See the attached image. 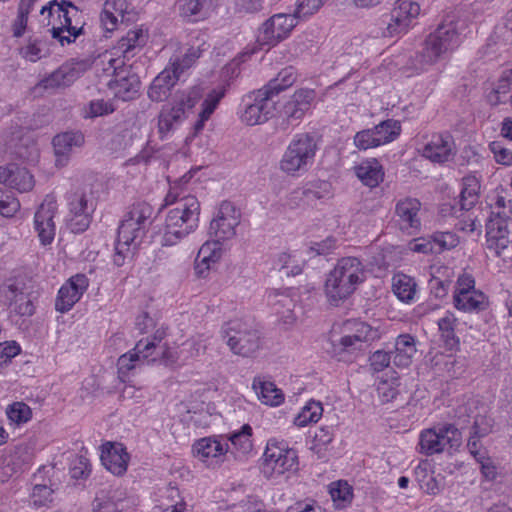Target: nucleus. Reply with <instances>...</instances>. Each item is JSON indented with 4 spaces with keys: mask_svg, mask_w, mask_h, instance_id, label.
<instances>
[{
    "mask_svg": "<svg viewBox=\"0 0 512 512\" xmlns=\"http://www.w3.org/2000/svg\"><path fill=\"white\" fill-rule=\"evenodd\" d=\"M297 80V71L294 67L283 68L275 78L271 79L263 88L273 97L281 91L291 87Z\"/></svg>",
    "mask_w": 512,
    "mask_h": 512,
    "instance_id": "42",
    "label": "nucleus"
},
{
    "mask_svg": "<svg viewBox=\"0 0 512 512\" xmlns=\"http://www.w3.org/2000/svg\"><path fill=\"white\" fill-rule=\"evenodd\" d=\"M453 303L456 309L463 312H479L485 309V295L482 292L454 293Z\"/></svg>",
    "mask_w": 512,
    "mask_h": 512,
    "instance_id": "35",
    "label": "nucleus"
},
{
    "mask_svg": "<svg viewBox=\"0 0 512 512\" xmlns=\"http://www.w3.org/2000/svg\"><path fill=\"white\" fill-rule=\"evenodd\" d=\"M511 93L512 83L508 71H505L491 91L486 94V100L491 106H498L507 103Z\"/></svg>",
    "mask_w": 512,
    "mask_h": 512,
    "instance_id": "40",
    "label": "nucleus"
},
{
    "mask_svg": "<svg viewBox=\"0 0 512 512\" xmlns=\"http://www.w3.org/2000/svg\"><path fill=\"white\" fill-rule=\"evenodd\" d=\"M109 66L113 69V78L108 86L115 96L123 101L135 98L141 86L139 76L130 67H126L124 60L120 58L110 59Z\"/></svg>",
    "mask_w": 512,
    "mask_h": 512,
    "instance_id": "12",
    "label": "nucleus"
},
{
    "mask_svg": "<svg viewBox=\"0 0 512 512\" xmlns=\"http://www.w3.org/2000/svg\"><path fill=\"white\" fill-rule=\"evenodd\" d=\"M221 335L230 350L236 355L249 357L260 348L261 333L252 321L229 320L223 324Z\"/></svg>",
    "mask_w": 512,
    "mask_h": 512,
    "instance_id": "5",
    "label": "nucleus"
},
{
    "mask_svg": "<svg viewBox=\"0 0 512 512\" xmlns=\"http://www.w3.org/2000/svg\"><path fill=\"white\" fill-rule=\"evenodd\" d=\"M251 436V426L249 424H244L240 431L231 434L229 440L239 452L242 454H248L253 448Z\"/></svg>",
    "mask_w": 512,
    "mask_h": 512,
    "instance_id": "51",
    "label": "nucleus"
},
{
    "mask_svg": "<svg viewBox=\"0 0 512 512\" xmlns=\"http://www.w3.org/2000/svg\"><path fill=\"white\" fill-rule=\"evenodd\" d=\"M317 150L313 135L301 133L294 136L281 160V169L289 174L307 170L312 165Z\"/></svg>",
    "mask_w": 512,
    "mask_h": 512,
    "instance_id": "9",
    "label": "nucleus"
},
{
    "mask_svg": "<svg viewBox=\"0 0 512 512\" xmlns=\"http://www.w3.org/2000/svg\"><path fill=\"white\" fill-rule=\"evenodd\" d=\"M420 488L427 494L436 495L441 488L433 473H428L426 468L419 465L415 470Z\"/></svg>",
    "mask_w": 512,
    "mask_h": 512,
    "instance_id": "53",
    "label": "nucleus"
},
{
    "mask_svg": "<svg viewBox=\"0 0 512 512\" xmlns=\"http://www.w3.org/2000/svg\"><path fill=\"white\" fill-rule=\"evenodd\" d=\"M7 416L11 421L21 424L31 419L32 411L24 402H15L7 409Z\"/></svg>",
    "mask_w": 512,
    "mask_h": 512,
    "instance_id": "56",
    "label": "nucleus"
},
{
    "mask_svg": "<svg viewBox=\"0 0 512 512\" xmlns=\"http://www.w3.org/2000/svg\"><path fill=\"white\" fill-rule=\"evenodd\" d=\"M24 299V283L18 279H8L0 286V302L9 307L16 300Z\"/></svg>",
    "mask_w": 512,
    "mask_h": 512,
    "instance_id": "44",
    "label": "nucleus"
},
{
    "mask_svg": "<svg viewBox=\"0 0 512 512\" xmlns=\"http://www.w3.org/2000/svg\"><path fill=\"white\" fill-rule=\"evenodd\" d=\"M415 353L416 343L414 337L410 334H401L395 341L392 362L397 367H408Z\"/></svg>",
    "mask_w": 512,
    "mask_h": 512,
    "instance_id": "29",
    "label": "nucleus"
},
{
    "mask_svg": "<svg viewBox=\"0 0 512 512\" xmlns=\"http://www.w3.org/2000/svg\"><path fill=\"white\" fill-rule=\"evenodd\" d=\"M133 500L121 489L100 490L93 502L92 512H125L133 505Z\"/></svg>",
    "mask_w": 512,
    "mask_h": 512,
    "instance_id": "18",
    "label": "nucleus"
},
{
    "mask_svg": "<svg viewBox=\"0 0 512 512\" xmlns=\"http://www.w3.org/2000/svg\"><path fill=\"white\" fill-rule=\"evenodd\" d=\"M155 219L154 208L145 201L133 203L118 227L113 263L120 267L132 259L134 250Z\"/></svg>",
    "mask_w": 512,
    "mask_h": 512,
    "instance_id": "1",
    "label": "nucleus"
},
{
    "mask_svg": "<svg viewBox=\"0 0 512 512\" xmlns=\"http://www.w3.org/2000/svg\"><path fill=\"white\" fill-rule=\"evenodd\" d=\"M322 412L323 407L320 402L310 401L295 417L294 424L298 427H305L310 423H316L320 419Z\"/></svg>",
    "mask_w": 512,
    "mask_h": 512,
    "instance_id": "49",
    "label": "nucleus"
},
{
    "mask_svg": "<svg viewBox=\"0 0 512 512\" xmlns=\"http://www.w3.org/2000/svg\"><path fill=\"white\" fill-rule=\"evenodd\" d=\"M57 210L55 201H45L34 215V227L41 244H51L55 237L54 217Z\"/></svg>",
    "mask_w": 512,
    "mask_h": 512,
    "instance_id": "19",
    "label": "nucleus"
},
{
    "mask_svg": "<svg viewBox=\"0 0 512 512\" xmlns=\"http://www.w3.org/2000/svg\"><path fill=\"white\" fill-rule=\"evenodd\" d=\"M296 14H275L259 28L257 42L261 46H275L284 40L297 24Z\"/></svg>",
    "mask_w": 512,
    "mask_h": 512,
    "instance_id": "14",
    "label": "nucleus"
},
{
    "mask_svg": "<svg viewBox=\"0 0 512 512\" xmlns=\"http://www.w3.org/2000/svg\"><path fill=\"white\" fill-rule=\"evenodd\" d=\"M89 286V280L84 274L72 276L61 286L55 300V309L60 313H66L80 300Z\"/></svg>",
    "mask_w": 512,
    "mask_h": 512,
    "instance_id": "16",
    "label": "nucleus"
},
{
    "mask_svg": "<svg viewBox=\"0 0 512 512\" xmlns=\"http://www.w3.org/2000/svg\"><path fill=\"white\" fill-rule=\"evenodd\" d=\"M228 444L218 437L199 439L193 445L194 455L208 466L218 464L228 452Z\"/></svg>",
    "mask_w": 512,
    "mask_h": 512,
    "instance_id": "22",
    "label": "nucleus"
},
{
    "mask_svg": "<svg viewBox=\"0 0 512 512\" xmlns=\"http://www.w3.org/2000/svg\"><path fill=\"white\" fill-rule=\"evenodd\" d=\"M262 403L270 406H278L284 401V395L273 382L255 378L252 385Z\"/></svg>",
    "mask_w": 512,
    "mask_h": 512,
    "instance_id": "36",
    "label": "nucleus"
},
{
    "mask_svg": "<svg viewBox=\"0 0 512 512\" xmlns=\"http://www.w3.org/2000/svg\"><path fill=\"white\" fill-rule=\"evenodd\" d=\"M84 143L85 136L80 130H70L56 134L52 139L56 166L64 167L75 149L81 148Z\"/></svg>",
    "mask_w": 512,
    "mask_h": 512,
    "instance_id": "17",
    "label": "nucleus"
},
{
    "mask_svg": "<svg viewBox=\"0 0 512 512\" xmlns=\"http://www.w3.org/2000/svg\"><path fill=\"white\" fill-rule=\"evenodd\" d=\"M332 186L324 180L308 182L305 186L296 189L295 197L301 195L304 197V204L307 206L315 204L317 200L329 198L332 194Z\"/></svg>",
    "mask_w": 512,
    "mask_h": 512,
    "instance_id": "32",
    "label": "nucleus"
},
{
    "mask_svg": "<svg viewBox=\"0 0 512 512\" xmlns=\"http://www.w3.org/2000/svg\"><path fill=\"white\" fill-rule=\"evenodd\" d=\"M355 172L361 182L370 188L378 186L384 177L382 166L375 159L360 164L355 168Z\"/></svg>",
    "mask_w": 512,
    "mask_h": 512,
    "instance_id": "39",
    "label": "nucleus"
},
{
    "mask_svg": "<svg viewBox=\"0 0 512 512\" xmlns=\"http://www.w3.org/2000/svg\"><path fill=\"white\" fill-rule=\"evenodd\" d=\"M379 337L377 329L365 322H355L353 333L342 336L338 342H332L331 353L339 361H352L363 350L366 343Z\"/></svg>",
    "mask_w": 512,
    "mask_h": 512,
    "instance_id": "10",
    "label": "nucleus"
},
{
    "mask_svg": "<svg viewBox=\"0 0 512 512\" xmlns=\"http://www.w3.org/2000/svg\"><path fill=\"white\" fill-rule=\"evenodd\" d=\"M462 444V433L453 424L425 429L419 436L420 453L432 456L442 452L457 450Z\"/></svg>",
    "mask_w": 512,
    "mask_h": 512,
    "instance_id": "7",
    "label": "nucleus"
},
{
    "mask_svg": "<svg viewBox=\"0 0 512 512\" xmlns=\"http://www.w3.org/2000/svg\"><path fill=\"white\" fill-rule=\"evenodd\" d=\"M225 93V87H222L220 89H214L208 93L207 97L201 104L202 108L198 115L199 118L193 126L195 135H197L204 128L205 122L210 118L212 113L215 111L219 102L225 96Z\"/></svg>",
    "mask_w": 512,
    "mask_h": 512,
    "instance_id": "34",
    "label": "nucleus"
},
{
    "mask_svg": "<svg viewBox=\"0 0 512 512\" xmlns=\"http://www.w3.org/2000/svg\"><path fill=\"white\" fill-rule=\"evenodd\" d=\"M437 324L441 339L446 349H458L460 340L455 333L457 318L454 316V314L447 312L445 316L438 320Z\"/></svg>",
    "mask_w": 512,
    "mask_h": 512,
    "instance_id": "38",
    "label": "nucleus"
},
{
    "mask_svg": "<svg viewBox=\"0 0 512 512\" xmlns=\"http://www.w3.org/2000/svg\"><path fill=\"white\" fill-rule=\"evenodd\" d=\"M46 472V467L42 466L38 469L37 473L33 475L34 486L30 496V504L35 509L48 508L53 502L54 489L50 479L45 480L43 474Z\"/></svg>",
    "mask_w": 512,
    "mask_h": 512,
    "instance_id": "26",
    "label": "nucleus"
},
{
    "mask_svg": "<svg viewBox=\"0 0 512 512\" xmlns=\"http://www.w3.org/2000/svg\"><path fill=\"white\" fill-rule=\"evenodd\" d=\"M222 256V244L221 240L206 241L198 251V257L203 261L210 262L212 264L217 263Z\"/></svg>",
    "mask_w": 512,
    "mask_h": 512,
    "instance_id": "55",
    "label": "nucleus"
},
{
    "mask_svg": "<svg viewBox=\"0 0 512 512\" xmlns=\"http://www.w3.org/2000/svg\"><path fill=\"white\" fill-rule=\"evenodd\" d=\"M81 75L78 64L65 63L57 70L52 72L48 77L40 82V86L44 89H54L66 87L75 82Z\"/></svg>",
    "mask_w": 512,
    "mask_h": 512,
    "instance_id": "28",
    "label": "nucleus"
},
{
    "mask_svg": "<svg viewBox=\"0 0 512 512\" xmlns=\"http://www.w3.org/2000/svg\"><path fill=\"white\" fill-rule=\"evenodd\" d=\"M273 96L263 87L244 95L240 104L242 122L249 126L268 121L274 112Z\"/></svg>",
    "mask_w": 512,
    "mask_h": 512,
    "instance_id": "11",
    "label": "nucleus"
},
{
    "mask_svg": "<svg viewBox=\"0 0 512 512\" xmlns=\"http://www.w3.org/2000/svg\"><path fill=\"white\" fill-rule=\"evenodd\" d=\"M20 209V202L12 194L0 190V215L12 217Z\"/></svg>",
    "mask_w": 512,
    "mask_h": 512,
    "instance_id": "60",
    "label": "nucleus"
},
{
    "mask_svg": "<svg viewBox=\"0 0 512 512\" xmlns=\"http://www.w3.org/2000/svg\"><path fill=\"white\" fill-rule=\"evenodd\" d=\"M421 208V202L412 197H406L399 200L395 206V214L402 229H418L421 225L418 213Z\"/></svg>",
    "mask_w": 512,
    "mask_h": 512,
    "instance_id": "27",
    "label": "nucleus"
},
{
    "mask_svg": "<svg viewBox=\"0 0 512 512\" xmlns=\"http://www.w3.org/2000/svg\"><path fill=\"white\" fill-rule=\"evenodd\" d=\"M315 98V91L312 89H299L283 105L280 112L287 124L300 120L310 109L311 103Z\"/></svg>",
    "mask_w": 512,
    "mask_h": 512,
    "instance_id": "21",
    "label": "nucleus"
},
{
    "mask_svg": "<svg viewBox=\"0 0 512 512\" xmlns=\"http://www.w3.org/2000/svg\"><path fill=\"white\" fill-rule=\"evenodd\" d=\"M185 118L184 110L181 107L172 106L163 108L158 117V132L160 138L164 139L174 130L175 126L179 125Z\"/></svg>",
    "mask_w": 512,
    "mask_h": 512,
    "instance_id": "37",
    "label": "nucleus"
},
{
    "mask_svg": "<svg viewBox=\"0 0 512 512\" xmlns=\"http://www.w3.org/2000/svg\"><path fill=\"white\" fill-rule=\"evenodd\" d=\"M376 137L380 140V145L394 141L401 132V124L394 119L382 121L372 128Z\"/></svg>",
    "mask_w": 512,
    "mask_h": 512,
    "instance_id": "47",
    "label": "nucleus"
},
{
    "mask_svg": "<svg viewBox=\"0 0 512 512\" xmlns=\"http://www.w3.org/2000/svg\"><path fill=\"white\" fill-rule=\"evenodd\" d=\"M329 493L337 508L346 507L353 499V488L347 481L332 482L329 486Z\"/></svg>",
    "mask_w": 512,
    "mask_h": 512,
    "instance_id": "45",
    "label": "nucleus"
},
{
    "mask_svg": "<svg viewBox=\"0 0 512 512\" xmlns=\"http://www.w3.org/2000/svg\"><path fill=\"white\" fill-rule=\"evenodd\" d=\"M93 213L94 212H86L81 214L69 212L66 218L67 228L75 234L86 231L91 224Z\"/></svg>",
    "mask_w": 512,
    "mask_h": 512,
    "instance_id": "52",
    "label": "nucleus"
},
{
    "mask_svg": "<svg viewBox=\"0 0 512 512\" xmlns=\"http://www.w3.org/2000/svg\"><path fill=\"white\" fill-rule=\"evenodd\" d=\"M432 240L435 245L438 246L436 252H442L444 250H450L455 248L459 244V238L455 233L452 232H437L432 236Z\"/></svg>",
    "mask_w": 512,
    "mask_h": 512,
    "instance_id": "61",
    "label": "nucleus"
},
{
    "mask_svg": "<svg viewBox=\"0 0 512 512\" xmlns=\"http://www.w3.org/2000/svg\"><path fill=\"white\" fill-rule=\"evenodd\" d=\"M0 183L19 192H28L34 186L33 176L26 168L17 164L0 167Z\"/></svg>",
    "mask_w": 512,
    "mask_h": 512,
    "instance_id": "24",
    "label": "nucleus"
},
{
    "mask_svg": "<svg viewBox=\"0 0 512 512\" xmlns=\"http://www.w3.org/2000/svg\"><path fill=\"white\" fill-rule=\"evenodd\" d=\"M201 54L202 50L199 47H189L182 56L172 57L169 65L181 75L200 58Z\"/></svg>",
    "mask_w": 512,
    "mask_h": 512,
    "instance_id": "48",
    "label": "nucleus"
},
{
    "mask_svg": "<svg viewBox=\"0 0 512 512\" xmlns=\"http://www.w3.org/2000/svg\"><path fill=\"white\" fill-rule=\"evenodd\" d=\"M46 12L49 18L55 16L58 18L59 25L53 24L49 32L52 38L56 39L61 46L75 42L77 37L84 34L83 25L80 27L73 25V20L80 15V11L72 2L52 0L40 10L42 15Z\"/></svg>",
    "mask_w": 512,
    "mask_h": 512,
    "instance_id": "6",
    "label": "nucleus"
},
{
    "mask_svg": "<svg viewBox=\"0 0 512 512\" xmlns=\"http://www.w3.org/2000/svg\"><path fill=\"white\" fill-rule=\"evenodd\" d=\"M179 78L180 75L168 65L152 81L148 89V97L155 102L166 100Z\"/></svg>",
    "mask_w": 512,
    "mask_h": 512,
    "instance_id": "25",
    "label": "nucleus"
},
{
    "mask_svg": "<svg viewBox=\"0 0 512 512\" xmlns=\"http://www.w3.org/2000/svg\"><path fill=\"white\" fill-rule=\"evenodd\" d=\"M354 144L360 150H367L380 146V140L376 137L373 129H365L356 133Z\"/></svg>",
    "mask_w": 512,
    "mask_h": 512,
    "instance_id": "59",
    "label": "nucleus"
},
{
    "mask_svg": "<svg viewBox=\"0 0 512 512\" xmlns=\"http://www.w3.org/2000/svg\"><path fill=\"white\" fill-rule=\"evenodd\" d=\"M47 53L45 43L38 38L30 37L28 44L22 48L23 56L31 62H36Z\"/></svg>",
    "mask_w": 512,
    "mask_h": 512,
    "instance_id": "57",
    "label": "nucleus"
},
{
    "mask_svg": "<svg viewBox=\"0 0 512 512\" xmlns=\"http://www.w3.org/2000/svg\"><path fill=\"white\" fill-rule=\"evenodd\" d=\"M417 284L414 278L406 274H396L393 277V292L402 302L409 303L416 294Z\"/></svg>",
    "mask_w": 512,
    "mask_h": 512,
    "instance_id": "43",
    "label": "nucleus"
},
{
    "mask_svg": "<svg viewBox=\"0 0 512 512\" xmlns=\"http://www.w3.org/2000/svg\"><path fill=\"white\" fill-rule=\"evenodd\" d=\"M411 24L405 21L403 18L399 17L395 13H390V21L387 23L386 30L384 32L385 36L393 37L397 35L404 34L408 31Z\"/></svg>",
    "mask_w": 512,
    "mask_h": 512,
    "instance_id": "63",
    "label": "nucleus"
},
{
    "mask_svg": "<svg viewBox=\"0 0 512 512\" xmlns=\"http://www.w3.org/2000/svg\"><path fill=\"white\" fill-rule=\"evenodd\" d=\"M165 337V331L162 330V329H158L153 337L151 339H142L144 341V343H149V342H152L154 344V346L151 348L150 352L153 353L152 356H150L149 360L154 362L156 361L159 357L163 358V359H166L168 358V349L166 347V345H161V341L164 339Z\"/></svg>",
    "mask_w": 512,
    "mask_h": 512,
    "instance_id": "58",
    "label": "nucleus"
},
{
    "mask_svg": "<svg viewBox=\"0 0 512 512\" xmlns=\"http://www.w3.org/2000/svg\"><path fill=\"white\" fill-rule=\"evenodd\" d=\"M491 207V215L486 223L487 249L496 257L506 260L512 255L508 230V221L512 214V198L506 200L504 196L497 195Z\"/></svg>",
    "mask_w": 512,
    "mask_h": 512,
    "instance_id": "4",
    "label": "nucleus"
},
{
    "mask_svg": "<svg viewBox=\"0 0 512 512\" xmlns=\"http://www.w3.org/2000/svg\"><path fill=\"white\" fill-rule=\"evenodd\" d=\"M100 458L107 470L121 476L127 471L130 456L123 444L107 442L102 445Z\"/></svg>",
    "mask_w": 512,
    "mask_h": 512,
    "instance_id": "23",
    "label": "nucleus"
},
{
    "mask_svg": "<svg viewBox=\"0 0 512 512\" xmlns=\"http://www.w3.org/2000/svg\"><path fill=\"white\" fill-rule=\"evenodd\" d=\"M210 0H179L180 14L188 20L195 21L204 16V7Z\"/></svg>",
    "mask_w": 512,
    "mask_h": 512,
    "instance_id": "50",
    "label": "nucleus"
},
{
    "mask_svg": "<svg viewBox=\"0 0 512 512\" xmlns=\"http://www.w3.org/2000/svg\"><path fill=\"white\" fill-rule=\"evenodd\" d=\"M457 45L458 33L453 23L441 24L427 37L424 55L420 57V60L436 63L443 54L454 49Z\"/></svg>",
    "mask_w": 512,
    "mask_h": 512,
    "instance_id": "13",
    "label": "nucleus"
},
{
    "mask_svg": "<svg viewBox=\"0 0 512 512\" xmlns=\"http://www.w3.org/2000/svg\"><path fill=\"white\" fill-rule=\"evenodd\" d=\"M32 458L33 451L28 445H16L9 456L7 467L11 466L10 470L13 473L22 471L23 467L28 465L32 461Z\"/></svg>",
    "mask_w": 512,
    "mask_h": 512,
    "instance_id": "46",
    "label": "nucleus"
},
{
    "mask_svg": "<svg viewBox=\"0 0 512 512\" xmlns=\"http://www.w3.org/2000/svg\"><path fill=\"white\" fill-rule=\"evenodd\" d=\"M98 198L92 188L77 190L68 197L69 212L84 214L94 212L97 207Z\"/></svg>",
    "mask_w": 512,
    "mask_h": 512,
    "instance_id": "31",
    "label": "nucleus"
},
{
    "mask_svg": "<svg viewBox=\"0 0 512 512\" xmlns=\"http://www.w3.org/2000/svg\"><path fill=\"white\" fill-rule=\"evenodd\" d=\"M494 426V420L485 415H477L474 419L473 425L471 427V433L478 438H483L489 435Z\"/></svg>",
    "mask_w": 512,
    "mask_h": 512,
    "instance_id": "62",
    "label": "nucleus"
},
{
    "mask_svg": "<svg viewBox=\"0 0 512 512\" xmlns=\"http://www.w3.org/2000/svg\"><path fill=\"white\" fill-rule=\"evenodd\" d=\"M391 12L403 18L409 24H412V21L416 19L420 13V5L412 0H398Z\"/></svg>",
    "mask_w": 512,
    "mask_h": 512,
    "instance_id": "54",
    "label": "nucleus"
},
{
    "mask_svg": "<svg viewBox=\"0 0 512 512\" xmlns=\"http://www.w3.org/2000/svg\"><path fill=\"white\" fill-rule=\"evenodd\" d=\"M147 36L142 29L129 30L115 47L116 53H121L123 59L129 60L135 55V50L142 48L146 43Z\"/></svg>",
    "mask_w": 512,
    "mask_h": 512,
    "instance_id": "33",
    "label": "nucleus"
},
{
    "mask_svg": "<svg viewBox=\"0 0 512 512\" xmlns=\"http://www.w3.org/2000/svg\"><path fill=\"white\" fill-rule=\"evenodd\" d=\"M298 469L297 452L284 442L270 439L267 442L261 463L265 478L271 479L288 471Z\"/></svg>",
    "mask_w": 512,
    "mask_h": 512,
    "instance_id": "8",
    "label": "nucleus"
},
{
    "mask_svg": "<svg viewBox=\"0 0 512 512\" xmlns=\"http://www.w3.org/2000/svg\"><path fill=\"white\" fill-rule=\"evenodd\" d=\"M239 224L235 207L228 201L222 202L217 216L212 219L209 227V235L217 240H228L235 236V228Z\"/></svg>",
    "mask_w": 512,
    "mask_h": 512,
    "instance_id": "15",
    "label": "nucleus"
},
{
    "mask_svg": "<svg viewBox=\"0 0 512 512\" xmlns=\"http://www.w3.org/2000/svg\"><path fill=\"white\" fill-rule=\"evenodd\" d=\"M455 153L454 139L447 132L433 135L422 150V155L434 163L448 162Z\"/></svg>",
    "mask_w": 512,
    "mask_h": 512,
    "instance_id": "20",
    "label": "nucleus"
},
{
    "mask_svg": "<svg viewBox=\"0 0 512 512\" xmlns=\"http://www.w3.org/2000/svg\"><path fill=\"white\" fill-rule=\"evenodd\" d=\"M480 190L479 180L475 176L463 178V187L460 193V210L469 211L478 201Z\"/></svg>",
    "mask_w": 512,
    "mask_h": 512,
    "instance_id": "41",
    "label": "nucleus"
},
{
    "mask_svg": "<svg viewBox=\"0 0 512 512\" xmlns=\"http://www.w3.org/2000/svg\"><path fill=\"white\" fill-rule=\"evenodd\" d=\"M153 346L154 344L152 342L144 343L143 340H139L132 351L119 357L117 363L118 373L124 375L135 367L134 362L140 361L141 359L150 361L149 358L153 355L150 350Z\"/></svg>",
    "mask_w": 512,
    "mask_h": 512,
    "instance_id": "30",
    "label": "nucleus"
},
{
    "mask_svg": "<svg viewBox=\"0 0 512 512\" xmlns=\"http://www.w3.org/2000/svg\"><path fill=\"white\" fill-rule=\"evenodd\" d=\"M365 279V267L360 259L356 257L339 259L326 277L324 290L328 302L333 306H339Z\"/></svg>",
    "mask_w": 512,
    "mask_h": 512,
    "instance_id": "3",
    "label": "nucleus"
},
{
    "mask_svg": "<svg viewBox=\"0 0 512 512\" xmlns=\"http://www.w3.org/2000/svg\"><path fill=\"white\" fill-rule=\"evenodd\" d=\"M171 187L165 197V205H174L167 213L163 233V245L173 246L194 232L199 224L200 203L193 195H181Z\"/></svg>",
    "mask_w": 512,
    "mask_h": 512,
    "instance_id": "2",
    "label": "nucleus"
},
{
    "mask_svg": "<svg viewBox=\"0 0 512 512\" xmlns=\"http://www.w3.org/2000/svg\"><path fill=\"white\" fill-rule=\"evenodd\" d=\"M495 160L503 165H512V151L506 148L501 141H493L489 144Z\"/></svg>",
    "mask_w": 512,
    "mask_h": 512,
    "instance_id": "64",
    "label": "nucleus"
}]
</instances>
